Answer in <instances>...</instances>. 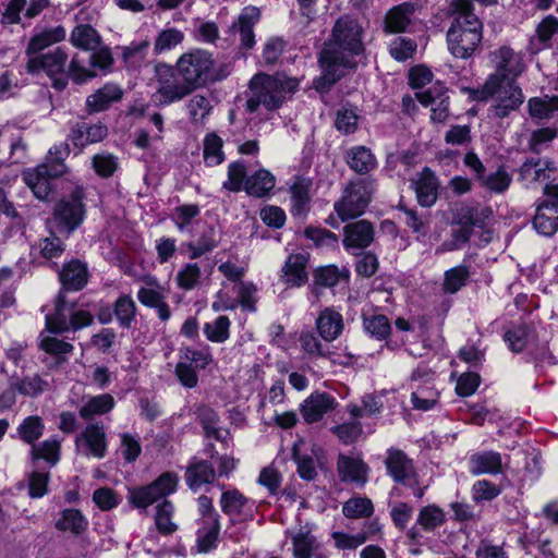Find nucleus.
Returning <instances> with one entry per match:
<instances>
[{"label":"nucleus","instance_id":"f257e3e1","mask_svg":"<svg viewBox=\"0 0 558 558\" xmlns=\"http://www.w3.org/2000/svg\"><path fill=\"white\" fill-rule=\"evenodd\" d=\"M363 51L362 27L357 20L344 15L339 17L318 58L322 75L316 80L318 90H328L345 73L355 68L353 56Z\"/></svg>","mask_w":558,"mask_h":558},{"label":"nucleus","instance_id":"f03ea898","mask_svg":"<svg viewBox=\"0 0 558 558\" xmlns=\"http://www.w3.org/2000/svg\"><path fill=\"white\" fill-rule=\"evenodd\" d=\"M300 82L283 73H257L248 83L250 97L245 109L250 113L257 112L260 107L267 111L280 109L298 92Z\"/></svg>","mask_w":558,"mask_h":558},{"label":"nucleus","instance_id":"7ed1b4c3","mask_svg":"<svg viewBox=\"0 0 558 558\" xmlns=\"http://www.w3.org/2000/svg\"><path fill=\"white\" fill-rule=\"evenodd\" d=\"M450 11L456 17L447 32L449 51L456 58H470L482 41L483 24L473 13L471 0H452Z\"/></svg>","mask_w":558,"mask_h":558},{"label":"nucleus","instance_id":"20e7f679","mask_svg":"<svg viewBox=\"0 0 558 558\" xmlns=\"http://www.w3.org/2000/svg\"><path fill=\"white\" fill-rule=\"evenodd\" d=\"M470 97L475 101L494 100V112L498 118H506L511 111L520 108L524 95L513 80L500 74H490L481 88L469 90Z\"/></svg>","mask_w":558,"mask_h":558},{"label":"nucleus","instance_id":"39448f33","mask_svg":"<svg viewBox=\"0 0 558 558\" xmlns=\"http://www.w3.org/2000/svg\"><path fill=\"white\" fill-rule=\"evenodd\" d=\"M175 70L194 90L223 77L216 69L213 54L203 49L183 53L175 63Z\"/></svg>","mask_w":558,"mask_h":558},{"label":"nucleus","instance_id":"423d86ee","mask_svg":"<svg viewBox=\"0 0 558 558\" xmlns=\"http://www.w3.org/2000/svg\"><path fill=\"white\" fill-rule=\"evenodd\" d=\"M375 192L376 181L372 178L350 180L335 202L333 209L342 221L357 218L366 211Z\"/></svg>","mask_w":558,"mask_h":558},{"label":"nucleus","instance_id":"0eeeda50","mask_svg":"<svg viewBox=\"0 0 558 558\" xmlns=\"http://www.w3.org/2000/svg\"><path fill=\"white\" fill-rule=\"evenodd\" d=\"M60 153L59 147L51 148L45 163L27 169L22 173L23 181L38 199H46L51 192V179L65 172V165L62 158L58 156Z\"/></svg>","mask_w":558,"mask_h":558},{"label":"nucleus","instance_id":"6e6552de","mask_svg":"<svg viewBox=\"0 0 558 558\" xmlns=\"http://www.w3.org/2000/svg\"><path fill=\"white\" fill-rule=\"evenodd\" d=\"M155 73L157 89L151 95V100L157 107L181 101L194 92L185 81L177 77L174 68L166 63L157 64Z\"/></svg>","mask_w":558,"mask_h":558},{"label":"nucleus","instance_id":"1a4fd4ad","mask_svg":"<svg viewBox=\"0 0 558 558\" xmlns=\"http://www.w3.org/2000/svg\"><path fill=\"white\" fill-rule=\"evenodd\" d=\"M179 485V476L174 472H165L147 485L129 489L128 500L137 509H147L160 499L173 494Z\"/></svg>","mask_w":558,"mask_h":558},{"label":"nucleus","instance_id":"9d476101","mask_svg":"<svg viewBox=\"0 0 558 558\" xmlns=\"http://www.w3.org/2000/svg\"><path fill=\"white\" fill-rule=\"evenodd\" d=\"M68 53L61 47L39 56L28 58L26 71L31 74L44 71L51 80L53 88L62 90L68 85L65 65Z\"/></svg>","mask_w":558,"mask_h":558},{"label":"nucleus","instance_id":"9b49d317","mask_svg":"<svg viewBox=\"0 0 558 558\" xmlns=\"http://www.w3.org/2000/svg\"><path fill=\"white\" fill-rule=\"evenodd\" d=\"M385 465L387 473L395 482L412 488L413 495L418 499L424 496L425 488L420 486L418 475L413 460L410 459L405 452L397 448L388 449Z\"/></svg>","mask_w":558,"mask_h":558},{"label":"nucleus","instance_id":"f8f14e48","mask_svg":"<svg viewBox=\"0 0 558 558\" xmlns=\"http://www.w3.org/2000/svg\"><path fill=\"white\" fill-rule=\"evenodd\" d=\"M84 217L82 193L76 190L68 198H62L56 204L51 222L60 234L68 238L83 222Z\"/></svg>","mask_w":558,"mask_h":558},{"label":"nucleus","instance_id":"ddd939ff","mask_svg":"<svg viewBox=\"0 0 558 558\" xmlns=\"http://www.w3.org/2000/svg\"><path fill=\"white\" fill-rule=\"evenodd\" d=\"M76 451L86 457L102 459L107 454L108 441L104 424L88 423L75 438Z\"/></svg>","mask_w":558,"mask_h":558},{"label":"nucleus","instance_id":"4468645a","mask_svg":"<svg viewBox=\"0 0 558 558\" xmlns=\"http://www.w3.org/2000/svg\"><path fill=\"white\" fill-rule=\"evenodd\" d=\"M434 373L426 366H417L412 373L411 381H423L424 386H416L411 395L413 408L420 411H428L438 402L439 392L432 384Z\"/></svg>","mask_w":558,"mask_h":558},{"label":"nucleus","instance_id":"2eb2a0df","mask_svg":"<svg viewBox=\"0 0 558 558\" xmlns=\"http://www.w3.org/2000/svg\"><path fill=\"white\" fill-rule=\"evenodd\" d=\"M145 286L141 287L137 292V300L144 306L155 308L158 317L162 322H167L171 317V310L166 302V289L159 283L155 277H145Z\"/></svg>","mask_w":558,"mask_h":558},{"label":"nucleus","instance_id":"dca6fc26","mask_svg":"<svg viewBox=\"0 0 558 558\" xmlns=\"http://www.w3.org/2000/svg\"><path fill=\"white\" fill-rule=\"evenodd\" d=\"M375 239V229L372 222L361 219L347 223L343 227V247L355 254V252L367 248Z\"/></svg>","mask_w":558,"mask_h":558},{"label":"nucleus","instance_id":"f3484780","mask_svg":"<svg viewBox=\"0 0 558 558\" xmlns=\"http://www.w3.org/2000/svg\"><path fill=\"white\" fill-rule=\"evenodd\" d=\"M416 99L425 107H430V119L435 123H444L449 118V96L441 86H433L415 94Z\"/></svg>","mask_w":558,"mask_h":558},{"label":"nucleus","instance_id":"a211bd4d","mask_svg":"<svg viewBox=\"0 0 558 558\" xmlns=\"http://www.w3.org/2000/svg\"><path fill=\"white\" fill-rule=\"evenodd\" d=\"M335 397L327 392H313L301 404L303 420L308 423L319 422L325 414L336 409Z\"/></svg>","mask_w":558,"mask_h":558},{"label":"nucleus","instance_id":"6ab92c4d","mask_svg":"<svg viewBox=\"0 0 558 558\" xmlns=\"http://www.w3.org/2000/svg\"><path fill=\"white\" fill-rule=\"evenodd\" d=\"M253 506L254 502L236 488L223 492L220 497L222 512L233 522L246 520L247 517H251Z\"/></svg>","mask_w":558,"mask_h":558},{"label":"nucleus","instance_id":"aec40b11","mask_svg":"<svg viewBox=\"0 0 558 558\" xmlns=\"http://www.w3.org/2000/svg\"><path fill=\"white\" fill-rule=\"evenodd\" d=\"M492 61L495 63V74H500L506 78L509 75L517 77L525 69L522 53L514 51L509 46H501L492 52Z\"/></svg>","mask_w":558,"mask_h":558},{"label":"nucleus","instance_id":"412c9836","mask_svg":"<svg viewBox=\"0 0 558 558\" xmlns=\"http://www.w3.org/2000/svg\"><path fill=\"white\" fill-rule=\"evenodd\" d=\"M318 335L327 342L338 339L344 330V320L340 312L328 306L322 310L315 320Z\"/></svg>","mask_w":558,"mask_h":558},{"label":"nucleus","instance_id":"4be33fe9","mask_svg":"<svg viewBox=\"0 0 558 558\" xmlns=\"http://www.w3.org/2000/svg\"><path fill=\"white\" fill-rule=\"evenodd\" d=\"M417 202L423 207L433 206L438 197L439 182L435 173L425 167L416 178L412 180Z\"/></svg>","mask_w":558,"mask_h":558},{"label":"nucleus","instance_id":"5701e85b","mask_svg":"<svg viewBox=\"0 0 558 558\" xmlns=\"http://www.w3.org/2000/svg\"><path fill=\"white\" fill-rule=\"evenodd\" d=\"M216 475V470L209 461L193 459L185 470L184 480L189 488L196 493L204 485L213 484Z\"/></svg>","mask_w":558,"mask_h":558},{"label":"nucleus","instance_id":"b1692460","mask_svg":"<svg viewBox=\"0 0 558 558\" xmlns=\"http://www.w3.org/2000/svg\"><path fill=\"white\" fill-rule=\"evenodd\" d=\"M260 19V11L256 7H245L236 22L232 24V31L239 33L241 47L252 49L255 45L254 25Z\"/></svg>","mask_w":558,"mask_h":558},{"label":"nucleus","instance_id":"393cba45","mask_svg":"<svg viewBox=\"0 0 558 558\" xmlns=\"http://www.w3.org/2000/svg\"><path fill=\"white\" fill-rule=\"evenodd\" d=\"M337 468L339 477L342 482L353 483L362 487L368 480L369 468L359 458L341 454L338 458Z\"/></svg>","mask_w":558,"mask_h":558},{"label":"nucleus","instance_id":"a878e982","mask_svg":"<svg viewBox=\"0 0 558 558\" xmlns=\"http://www.w3.org/2000/svg\"><path fill=\"white\" fill-rule=\"evenodd\" d=\"M107 134V126L101 123L90 124L87 122H77L72 128L69 140L74 146L84 148L88 145L101 142Z\"/></svg>","mask_w":558,"mask_h":558},{"label":"nucleus","instance_id":"bb28decb","mask_svg":"<svg viewBox=\"0 0 558 558\" xmlns=\"http://www.w3.org/2000/svg\"><path fill=\"white\" fill-rule=\"evenodd\" d=\"M344 158L349 168L361 175L371 173L378 166L376 156L368 147L363 145L349 148Z\"/></svg>","mask_w":558,"mask_h":558},{"label":"nucleus","instance_id":"cd10ccee","mask_svg":"<svg viewBox=\"0 0 558 558\" xmlns=\"http://www.w3.org/2000/svg\"><path fill=\"white\" fill-rule=\"evenodd\" d=\"M59 277L63 290L80 291L87 284L88 270L84 263L73 259L64 264Z\"/></svg>","mask_w":558,"mask_h":558},{"label":"nucleus","instance_id":"c85d7f7f","mask_svg":"<svg viewBox=\"0 0 558 558\" xmlns=\"http://www.w3.org/2000/svg\"><path fill=\"white\" fill-rule=\"evenodd\" d=\"M121 88L113 84L108 83L97 89L94 94L89 95L86 99V110L88 113H97L107 110L113 102L122 98Z\"/></svg>","mask_w":558,"mask_h":558},{"label":"nucleus","instance_id":"c756f323","mask_svg":"<svg viewBox=\"0 0 558 558\" xmlns=\"http://www.w3.org/2000/svg\"><path fill=\"white\" fill-rule=\"evenodd\" d=\"M415 5L411 2H403L391 8L385 16L384 29L389 34L403 33L411 24Z\"/></svg>","mask_w":558,"mask_h":558},{"label":"nucleus","instance_id":"7c9ffc66","mask_svg":"<svg viewBox=\"0 0 558 558\" xmlns=\"http://www.w3.org/2000/svg\"><path fill=\"white\" fill-rule=\"evenodd\" d=\"M470 472L473 475L492 474L502 472V457L496 451H481L472 454L469 459Z\"/></svg>","mask_w":558,"mask_h":558},{"label":"nucleus","instance_id":"2f4dec72","mask_svg":"<svg viewBox=\"0 0 558 558\" xmlns=\"http://www.w3.org/2000/svg\"><path fill=\"white\" fill-rule=\"evenodd\" d=\"M66 31L63 26L44 28L33 35L26 46L25 53L27 57H34L37 52L61 43L65 39Z\"/></svg>","mask_w":558,"mask_h":558},{"label":"nucleus","instance_id":"473e14b6","mask_svg":"<svg viewBox=\"0 0 558 558\" xmlns=\"http://www.w3.org/2000/svg\"><path fill=\"white\" fill-rule=\"evenodd\" d=\"M307 258L301 253L290 254L282 267V281L289 287H301L307 281Z\"/></svg>","mask_w":558,"mask_h":558},{"label":"nucleus","instance_id":"72a5a7b5","mask_svg":"<svg viewBox=\"0 0 558 558\" xmlns=\"http://www.w3.org/2000/svg\"><path fill=\"white\" fill-rule=\"evenodd\" d=\"M69 308L66 307L65 295L61 291L54 299V311L45 317V329L52 335L69 332Z\"/></svg>","mask_w":558,"mask_h":558},{"label":"nucleus","instance_id":"f704fd0d","mask_svg":"<svg viewBox=\"0 0 558 558\" xmlns=\"http://www.w3.org/2000/svg\"><path fill=\"white\" fill-rule=\"evenodd\" d=\"M38 348L45 353L56 359V365H61L68 361L66 355L72 353L74 347L72 343L59 339L52 333L43 330L38 337Z\"/></svg>","mask_w":558,"mask_h":558},{"label":"nucleus","instance_id":"c9c22d12","mask_svg":"<svg viewBox=\"0 0 558 558\" xmlns=\"http://www.w3.org/2000/svg\"><path fill=\"white\" fill-rule=\"evenodd\" d=\"M88 526L87 518L78 509H64L54 521V527L73 536L82 535Z\"/></svg>","mask_w":558,"mask_h":558},{"label":"nucleus","instance_id":"e433bc0d","mask_svg":"<svg viewBox=\"0 0 558 558\" xmlns=\"http://www.w3.org/2000/svg\"><path fill=\"white\" fill-rule=\"evenodd\" d=\"M533 226L539 234L550 236L558 230V204L542 202L536 209Z\"/></svg>","mask_w":558,"mask_h":558},{"label":"nucleus","instance_id":"4c0bfd02","mask_svg":"<svg viewBox=\"0 0 558 558\" xmlns=\"http://www.w3.org/2000/svg\"><path fill=\"white\" fill-rule=\"evenodd\" d=\"M219 242L216 229L209 226L203 230L196 241L183 243L182 246L186 248L190 259H197L217 248Z\"/></svg>","mask_w":558,"mask_h":558},{"label":"nucleus","instance_id":"58836bf2","mask_svg":"<svg viewBox=\"0 0 558 558\" xmlns=\"http://www.w3.org/2000/svg\"><path fill=\"white\" fill-rule=\"evenodd\" d=\"M275 185L276 178L274 174L266 169H259L247 177L244 191L247 195L259 198L268 195Z\"/></svg>","mask_w":558,"mask_h":558},{"label":"nucleus","instance_id":"ea45409f","mask_svg":"<svg viewBox=\"0 0 558 558\" xmlns=\"http://www.w3.org/2000/svg\"><path fill=\"white\" fill-rule=\"evenodd\" d=\"M116 401L110 393H102L88 398L80 408L78 414L85 420H93L97 415H105L114 408Z\"/></svg>","mask_w":558,"mask_h":558},{"label":"nucleus","instance_id":"a19ab883","mask_svg":"<svg viewBox=\"0 0 558 558\" xmlns=\"http://www.w3.org/2000/svg\"><path fill=\"white\" fill-rule=\"evenodd\" d=\"M556 167L550 160L530 159L520 169V174L527 182H543L551 178Z\"/></svg>","mask_w":558,"mask_h":558},{"label":"nucleus","instance_id":"79ce46f5","mask_svg":"<svg viewBox=\"0 0 558 558\" xmlns=\"http://www.w3.org/2000/svg\"><path fill=\"white\" fill-rule=\"evenodd\" d=\"M529 114L534 119L549 120L558 112V95L532 97L527 101Z\"/></svg>","mask_w":558,"mask_h":558},{"label":"nucleus","instance_id":"37998d69","mask_svg":"<svg viewBox=\"0 0 558 558\" xmlns=\"http://www.w3.org/2000/svg\"><path fill=\"white\" fill-rule=\"evenodd\" d=\"M195 414L207 438H214L218 441L226 440L222 429L218 426L219 415L214 409L203 404L196 409Z\"/></svg>","mask_w":558,"mask_h":558},{"label":"nucleus","instance_id":"c03bdc74","mask_svg":"<svg viewBox=\"0 0 558 558\" xmlns=\"http://www.w3.org/2000/svg\"><path fill=\"white\" fill-rule=\"evenodd\" d=\"M312 180L304 177H296L290 187L293 214H303L311 201L310 191Z\"/></svg>","mask_w":558,"mask_h":558},{"label":"nucleus","instance_id":"a18cd8bd","mask_svg":"<svg viewBox=\"0 0 558 558\" xmlns=\"http://www.w3.org/2000/svg\"><path fill=\"white\" fill-rule=\"evenodd\" d=\"M293 558H327L325 555L317 553L319 543L311 533L300 532L292 537Z\"/></svg>","mask_w":558,"mask_h":558},{"label":"nucleus","instance_id":"49530a36","mask_svg":"<svg viewBox=\"0 0 558 558\" xmlns=\"http://www.w3.org/2000/svg\"><path fill=\"white\" fill-rule=\"evenodd\" d=\"M493 217L490 207H465L460 210L456 223H464L474 228L485 229Z\"/></svg>","mask_w":558,"mask_h":558},{"label":"nucleus","instance_id":"de8ad7c7","mask_svg":"<svg viewBox=\"0 0 558 558\" xmlns=\"http://www.w3.org/2000/svg\"><path fill=\"white\" fill-rule=\"evenodd\" d=\"M223 140L215 132L205 135L203 141L204 161L209 167H215L225 161Z\"/></svg>","mask_w":558,"mask_h":558},{"label":"nucleus","instance_id":"09e8293b","mask_svg":"<svg viewBox=\"0 0 558 558\" xmlns=\"http://www.w3.org/2000/svg\"><path fill=\"white\" fill-rule=\"evenodd\" d=\"M174 505L168 499H163L156 506L155 525L157 531L162 535H171L178 530L177 523L173 522Z\"/></svg>","mask_w":558,"mask_h":558},{"label":"nucleus","instance_id":"8fccbe9b","mask_svg":"<svg viewBox=\"0 0 558 558\" xmlns=\"http://www.w3.org/2000/svg\"><path fill=\"white\" fill-rule=\"evenodd\" d=\"M70 41L77 48L96 50L100 44V36L90 25L82 24L74 27Z\"/></svg>","mask_w":558,"mask_h":558},{"label":"nucleus","instance_id":"3c124183","mask_svg":"<svg viewBox=\"0 0 558 558\" xmlns=\"http://www.w3.org/2000/svg\"><path fill=\"white\" fill-rule=\"evenodd\" d=\"M446 522L445 511L437 505L423 507L417 514L416 524L424 531L432 532Z\"/></svg>","mask_w":558,"mask_h":558},{"label":"nucleus","instance_id":"603ef678","mask_svg":"<svg viewBox=\"0 0 558 558\" xmlns=\"http://www.w3.org/2000/svg\"><path fill=\"white\" fill-rule=\"evenodd\" d=\"M66 80L71 78L75 84H84L97 76V72L88 65L87 58L74 54L66 71Z\"/></svg>","mask_w":558,"mask_h":558},{"label":"nucleus","instance_id":"864d4df0","mask_svg":"<svg viewBox=\"0 0 558 558\" xmlns=\"http://www.w3.org/2000/svg\"><path fill=\"white\" fill-rule=\"evenodd\" d=\"M314 283L323 288L336 287L342 278H349V271L345 268H338L335 265H328L317 268L314 274Z\"/></svg>","mask_w":558,"mask_h":558},{"label":"nucleus","instance_id":"5fc2aeb1","mask_svg":"<svg viewBox=\"0 0 558 558\" xmlns=\"http://www.w3.org/2000/svg\"><path fill=\"white\" fill-rule=\"evenodd\" d=\"M470 278V268L466 265H459L444 275L442 290L445 293L453 294L463 288Z\"/></svg>","mask_w":558,"mask_h":558},{"label":"nucleus","instance_id":"6e6d98bb","mask_svg":"<svg viewBox=\"0 0 558 558\" xmlns=\"http://www.w3.org/2000/svg\"><path fill=\"white\" fill-rule=\"evenodd\" d=\"M239 305L243 311L255 312L258 302V288L252 281L240 282L233 287Z\"/></svg>","mask_w":558,"mask_h":558},{"label":"nucleus","instance_id":"4d7b16f0","mask_svg":"<svg viewBox=\"0 0 558 558\" xmlns=\"http://www.w3.org/2000/svg\"><path fill=\"white\" fill-rule=\"evenodd\" d=\"M136 305L130 295H120L113 304V313L122 328H130L136 316Z\"/></svg>","mask_w":558,"mask_h":558},{"label":"nucleus","instance_id":"13d9d810","mask_svg":"<svg viewBox=\"0 0 558 558\" xmlns=\"http://www.w3.org/2000/svg\"><path fill=\"white\" fill-rule=\"evenodd\" d=\"M378 530V526L375 523H372L368 525L367 532H360L354 535L343 532H335L332 534V538L336 547L339 549H355L363 545L368 539L369 535L376 533Z\"/></svg>","mask_w":558,"mask_h":558},{"label":"nucleus","instance_id":"bf43d9fd","mask_svg":"<svg viewBox=\"0 0 558 558\" xmlns=\"http://www.w3.org/2000/svg\"><path fill=\"white\" fill-rule=\"evenodd\" d=\"M246 179L244 162L241 160L232 161L228 165L227 180L222 183V187L229 192L238 193L244 190Z\"/></svg>","mask_w":558,"mask_h":558},{"label":"nucleus","instance_id":"052dcab7","mask_svg":"<svg viewBox=\"0 0 558 558\" xmlns=\"http://www.w3.org/2000/svg\"><path fill=\"white\" fill-rule=\"evenodd\" d=\"M342 512L349 519L369 518L374 513V505L369 498L352 497L343 504Z\"/></svg>","mask_w":558,"mask_h":558},{"label":"nucleus","instance_id":"680f3d73","mask_svg":"<svg viewBox=\"0 0 558 558\" xmlns=\"http://www.w3.org/2000/svg\"><path fill=\"white\" fill-rule=\"evenodd\" d=\"M230 326L229 317L220 315L215 320L204 325V333L209 341L222 343L230 337Z\"/></svg>","mask_w":558,"mask_h":558},{"label":"nucleus","instance_id":"e2e57ef3","mask_svg":"<svg viewBox=\"0 0 558 558\" xmlns=\"http://www.w3.org/2000/svg\"><path fill=\"white\" fill-rule=\"evenodd\" d=\"M361 405L350 403L347 410L353 418H361L364 416H372L380 412L383 403L375 395H365L361 400Z\"/></svg>","mask_w":558,"mask_h":558},{"label":"nucleus","instance_id":"0e129e2a","mask_svg":"<svg viewBox=\"0 0 558 558\" xmlns=\"http://www.w3.org/2000/svg\"><path fill=\"white\" fill-rule=\"evenodd\" d=\"M202 279V269L197 263H187L182 266L175 276L180 289L190 291L195 289Z\"/></svg>","mask_w":558,"mask_h":558},{"label":"nucleus","instance_id":"69168bd1","mask_svg":"<svg viewBox=\"0 0 558 558\" xmlns=\"http://www.w3.org/2000/svg\"><path fill=\"white\" fill-rule=\"evenodd\" d=\"M363 327L367 333L378 340L386 339L391 330L388 317L383 314L364 316Z\"/></svg>","mask_w":558,"mask_h":558},{"label":"nucleus","instance_id":"338daca9","mask_svg":"<svg viewBox=\"0 0 558 558\" xmlns=\"http://www.w3.org/2000/svg\"><path fill=\"white\" fill-rule=\"evenodd\" d=\"M13 387L21 395L27 397H36L45 392L48 389L49 384L40 375L35 374L33 376L23 377L22 379L17 380Z\"/></svg>","mask_w":558,"mask_h":558},{"label":"nucleus","instance_id":"774afa93","mask_svg":"<svg viewBox=\"0 0 558 558\" xmlns=\"http://www.w3.org/2000/svg\"><path fill=\"white\" fill-rule=\"evenodd\" d=\"M558 35V17L555 15L545 16L535 28V38L545 48L551 46V39Z\"/></svg>","mask_w":558,"mask_h":558}]
</instances>
